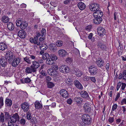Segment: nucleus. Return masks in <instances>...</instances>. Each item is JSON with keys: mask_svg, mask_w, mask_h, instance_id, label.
<instances>
[{"mask_svg": "<svg viewBox=\"0 0 126 126\" xmlns=\"http://www.w3.org/2000/svg\"><path fill=\"white\" fill-rule=\"evenodd\" d=\"M6 55L7 57V59L8 60L9 63L11 62L12 60H13L15 58L13 52L10 51H7Z\"/></svg>", "mask_w": 126, "mask_h": 126, "instance_id": "nucleus-1", "label": "nucleus"}, {"mask_svg": "<svg viewBox=\"0 0 126 126\" xmlns=\"http://www.w3.org/2000/svg\"><path fill=\"white\" fill-rule=\"evenodd\" d=\"M82 119L83 121L85 123L89 124L91 123V118L88 114H83L82 116Z\"/></svg>", "mask_w": 126, "mask_h": 126, "instance_id": "nucleus-2", "label": "nucleus"}, {"mask_svg": "<svg viewBox=\"0 0 126 126\" xmlns=\"http://www.w3.org/2000/svg\"><path fill=\"white\" fill-rule=\"evenodd\" d=\"M89 8L90 9L93 11H97L99 10L100 8L99 5L96 3H91L89 6Z\"/></svg>", "mask_w": 126, "mask_h": 126, "instance_id": "nucleus-3", "label": "nucleus"}, {"mask_svg": "<svg viewBox=\"0 0 126 126\" xmlns=\"http://www.w3.org/2000/svg\"><path fill=\"white\" fill-rule=\"evenodd\" d=\"M19 116L17 113H16L13 115H10V119L14 123H16L17 121H18L19 120Z\"/></svg>", "mask_w": 126, "mask_h": 126, "instance_id": "nucleus-4", "label": "nucleus"}, {"mask_svg": "<svg viewBox=\"0 0 126 126\" xmlns=\"http://www.w3.org/2000/svg\"><path fill=\"white\" fill-rule=\"evenodd\" d=\"M11 61V62L9 63H11L12 66L15 67H16L20 62V58H15Z\"/></svg>", "mask_w": 126, "mask_h": 126, "instance_id": "nucleus-5", "label": "nucleus"}, {"mask_svg": "<svg viewBox=\"0 0 126 126\" xmlns=\"http://www.w3.org/2000/svg\"><path fill=\"white\" fill-rule=\"evenodd\" d=\"M59 70L62 73H66L69 72L70 69L68 67L65 65H63L60 67Z\"/></svg>", "mask_w": 126, "mask_h": 126, "instance_id": "nucleus-6", "label": "nucleus"}, {"mask_svg": "<svg viewBox=\"0 0 126 126\" xmlns=\"http://www.w3.org/2000/svg\"><path fill=\"white\" fill-rule=\"evenodd\" d=\"M59 93L62 97L65 98H67L69 97L68 92L65 90H61L59 91Z\"/></svg>", "mask_w": 126, "mask_h": 126, "instance_id": "nucleus-7", "label": "nucleus"}, {"mask_svg": "<svg viewBox=\"0 0 126 126\" xmlns=\"http://www.w3.org/2000/svg\"><path fill=\"white\" fill-rule=\"evenodd\" d=\"M97 32L98 35L101 37L104 35L106 32L105 29L102 27H99L98 28Z\"/></svg>", "mask_w": 126, "mask_h": 126, "instance_id": "nucleus-8", "label": "nucleus"}, {"mask_svg": "<svg viewBox=\"0 0 126 126\" xmlns=\"http://www.w3.org/2000/svg\"><path fill=\"white\" fill-rule=\"evenodd\" d=\"M29 106V104L26 102L23 103L21 105V108L24 112H27L28 111Z\"/></svg>", "mask_w": 126, "mask_h": 126, "instance_id": "nucleus-9", "label": "nucleus"}, {"mask_svg": "<svg viewBox=\"0 0 126 126\" xmlns=\"http://www.w3.org/2000/svg\"><path fill=\"white\" fill-rule=\"evenodd\" d=\"M93 15L94 17H98L101 18L103 15V13L101 11L99 10L94 12Z\"/></svg>", "mask_w": 126, "mask_h": 126, "instance_id": "nucleus-10", "label": "nucleus"}, {"mask_svg": "<svg viewBox=\"0 0 126 126\" xmlns=\"http://www.w3.org/2000/svg\"><path fill=\"white\" fill-rule=\"evenodd\" d=\"M97 69L94 66H91L89 67V70L90 73L91 74L94 75L96 73Z\"/></svg>", "mask_w": 126, "mask_h": 126, "instance_id": "nucleus-11", "label": "nucleus"}, {"mask_svg": "<svg viewBox=\"0 0 126 126\" xmlns=\"http://www.w3.org/2000/svg\"><path fill=\"white\" fill-rule=\"evenodd\" d=\"M73 72L75 74V75L78 77H81L83 75V72L76 68H74L73 70Z\"/></svg>", "mask_w": 126, "mask_h": 126, "instance_id": "nucleus-12", "label": "nucleus"}, {"mask_svg": "<svg viewBox=\"0 0 126 126\" xmlns=\"http://www.w3.org/2000/svg\"><path fill=\"white\" fill-rule=\"evenodd\" d=\"M18 35L20 38H24L26 36V33L23 30H21L18 31Z\"/></svg>", "mask_w": 126, "mask_h": 126, "instance_id": "nucleus-13", "label": "nucleus"}, {"mask_svg": "<svg viewBox=\"0 0 126 126\" xmlns=\"http://www.w3.org/2000/svg\"><path fill=\"white\" fill-rule=\"evenodd\" d=\"M73 83L75 86L78 89H83V87L81 84L78 80H75L74 81Z\"/></svg>", "mask_w": 126, "mask_h": 126, "instance_id": "nucleus-14", "label": "nucleus"}, {"mask_svg": "<svg viewBox=\"0 0 126 126\" xmlns=\"http://www.w3.org/2000/svg\"><path fill=\"white\" fill-rule=\"evenodd\" d=\"M25 72L27 74L32 73V72L35 73H36L31 65L30 66L27 67L26 68Z\"/></svg>", "mask_w": 126, "mask_h": 126, "instance_id": "nucleus-15", "label": "nucleus"}, {"mask_svg": "<svg viewBox=\"0 0 126 126\" xmlns=\"http://www.w3.org/2000/svg\"><path fill=\"white\" fill-rule=\"evenodd\" d=\"M7 63V60L4 57H1L0 59V64L3 67H5Z\"/></svg>", "mask_w": 126, "mask_h": 126, "instance_id": "nucleus-16", "label": "nucleus"}, {"mask_svg": "<svg viewBox=\"0 0 126 126\" xmlns=\"http://www.w3.org/2000/svg\"><path fill=\"white\" fill-rule=\"evenodd\" d=\"M31 66L36 73L37 69L39 67L40 65L38 62L37 61H33L32 62V64Z\"/></svg>", "mask_w": 126, "mask_h": 126, "instance_id": "nucleus-17", "label": "nucleus"}, {"mask_svg": "<svg viewBox=\"0 0 126 126\" xmlns=\"http://www.w3.org/2000/svg\"><path fill=\"white\" fill-rule=\"evenodd\" d=\"M59 55L61 57H64L66 56L68 53L66 51L63 49L59 50L58 52Z\"/></svg>", "mask_w": 126, "mask_h": 126, "instance_id": "nucleus-18", "label": "nucleus"}, {"mask_svg": "<svg viewBox=\"0 0 126 126\" xmlns=\"http://www.w3.org/2000/svg\"><path fill=\"white\" fill-rule=\"evenodd\" d=\"M83 108L86 112L89 113L91 111V108L88 103L84 104L83 106Z\"/></svg>", "mask_w": 126, "mask_h": 126, "instance_id": "nucleus-19", "label": "nucleus"}, {"mask_svg": "<svg viewBox=\"0 0 126 126\" xmlns=\"http://www.w3.org/2000/svg\"><path fill=\"white\" fill-rule=\"evenodd\" d=\"M48 47L50 51L52 52L55 51L57 49V47L54 44H50Z\"/></svg>", "mask_w": 126, "mask_h": 126, "instance_id": "nucleus-20", "label": "nucleus"}, {"mask_svg": "<svg viewBox=\"0 0 126 126\" xmlns=\"http://www.w3.org/2000/svg\"><path fill=\"white\" fill-rule=\"evenodd\" d=\"M75 102H76V104L78 106L82 103L83 100L82 98L79 97H75L74 98Z\"/></svg>", "mask_w": 126, "mask_h": 126, "instance_id": "nucleus-21", "label": "nucleus"}, {"mask_svg": "<svg viewBox=\"0 0 126 126\" xmlns=\"http://www.w3.org/2000/svg\"><path fill=\"white\" fill-rule=\"evenodd\" d=\"M77 5L79 8L81 10L84 9L86 6L85 4L82 2H79Z\"/></svg>", "mask_w": 126, "mask_h": 126, "instance_id": "nucleus-22", "label": "nucleus"}, {"mask_svg": "<svg viewBox=\"0 0 126 126\" xmlns=\"http://www.w3.org/2000/svg\"><path fill=\"white\" fill-rule=\"evenodd\" d=\"M81 96L83 98H87L89 96V94L88 93L85 91H82L80 93Z\"/></svg>", "mask_w": 126, "mask_h": 126, "instance_id": "nucleus-23", "label": "nucleus"}, {"mask_svg": "<svg viewBox=\"0 0 126 126\" xmlns=\"http://www.w3.org/2000/svg\"><path fill=\"white\" fill-rule=\"evenodd\" d=\"M98 46L102 50H105L106 49V46L104 44H102L101 42H98Z\"/></svg>", "mask_w": 126, "mask_h": 126, "instance_id": "nucleus-24", "label": "nucleus"}, {"mask_svg": "<svg viewBox=\"0 0 126 126\" xmlns=\"http://www.w3.org/2000/svg\"><path fill=\"white\" fill-rule=\"evenodd\" d=\"M96 63L99 67H102L103 65L104 62L101 59H98L96 61Z\"/></svg>", "mask_w": 126, "mask_h": 126, "instance_id": "nucleus-25", "label": "nucleus"}, {"mask_svg": "<svg viewBox=\"0 0 126 126\" xmlns=\"http://www.w3.org/2000/svg\"><path fill=\"white\" fill-rule=\"evenodd\" d=\"M48 74L51 76H53L54 77H56L58 75V73L57 71L47 70Z\"/></svg>", "mask_w": 126, "mask_h": 126, "instance_id": "nucleus-26", "label": "nucleus"}, {"mask_svg": "<svg viewBox=\"0 0 126 126\" xmlns=\"http://www.w3.org/2000/svg\"><path fill=\"white\" fill-rule=\"evenodd\" d=\"M7 27L8 29L11 31L13 30L14 28V25L12 22H9L7 24Z\"/></svg>", "mask_w": 126, "mask_h": 126, "instance_id": "nucleus-27", "label": "nucleus"}, {"mask_svg": "<svg viewBox=\"0 0 126 126\" xmlns=\"http://www.w3.org/2000/svg\"><path fill=\"white\" fill-rule=\"evenodd\" d=\"M102 21V19L100 17H95L93 19L94 23L96 24H99Z\"/></svg>", "mask_w": 126, "mask_h": 126, "instance_id": "nucleus-28", "label": "nucleus"}, {"mask_svg": "<svg viewBox=\"0 0 126 126\" xmlns=\"http://www.w3.org/2000/svg\"><path fill=\"white\" fill-rule=\"evenodd\" d=\"M5 103L6 107H10L12 105V102L11 99L6 98L5 101Z\"/></svg>", "mask_w": 126, "mask_h": 126, "instance_id": "nucleus-29", "label": "nucleus"}, {"mask_svg": "<svg viewBox=\"0 0 126 126\" xmlns=\"http://www.w3.org/2000/svg\"><path fill=\"white\" fill-rule=\"evenodd\" d=\"M7 48V45L3 42L0 43V50L2 51L5 50Z\"/></svg>", "mask_w": 126, "mask_h": 126, "instance_id": "nucleus-30", "label": "nucleus"}, {"mask_svg": "<svg viewBox=\"0 0 126 126\" xmlns=\"http://www.w3.org/2000/svg\"><path fill=\"white\" fill-rule=\"evenodd\" d=\"M35 107L36 109L42 108V105L38 101H36L34 103Z\"/></svg>", "mask_w": 126, "mask_h": 126, "instance_id": "nucleus-31", "label": "nucleus"}, {"mask_svg": "<svg viewBox=\"0 0 126 126\" xmlns=\"http://www.w3.org/2000/svg\"><path fill=\"white\" fill-rule=\"evenodd\" d=\"M28 25V24L25 21L22 22L21 25L20 27V28L22 30L25 29Z\"/></svg>", "mask_w": 126, "mask_h": 126, "instance_id": "nucleus-32", "label": "nucleus"}, {"mask_svg": "<svg viewBox=\"0 0 126 126\" xmlns=\"http://www.w3.org/2000/svg\"><path fill=\"white\" fill-rule=\"evenodd\" d=\"M40 48L41 50H45L47 48V46L46 44H42L40 46Z\"/></svg>", "mask_w": 126, "mask_h": 126, "instance_id": "nucleus-33", "label": "nucleus"}, {"mask_svg": "<svg viewBox=\"0 0 126 126\" xmlns=\"http://www.w3.org/2000/svg\"><path fill=\"white\" fill-rule=\"evenodd\" d=\"M2 20L4 23H7L9 21V18L8 16H4L2 17Z\"/></svg>", "mask_w": 126, "mask_h": 126, "instance_id": "nucleus-34", "label": "nucleus"}, {"mask_svg": "<svg viewBox=\"0 0 126 126\" xmlns=\"http://www.w3.org/2000/svg\"><path fill=\"white\" fill-rule=\"evenodd\" d=\"M46 63L50 65H52L54 64V62L53 61L51 58L50 57L49 58H48L46 61Z\"/></svg>", "mask_w": 126, "mask_h": 126, "instance_id": "nucleus-35", "label": "nucleus"}, {"mask_svg": "<svg viewBox=\"0 0 126 126\" xmlns=\"http://www.w3.org/2000/svg\"><path fill=\"white\" fill-rule=\"evenodd\" d=\"M58 67L56 65H53L51 66V68L49 69H48V70L50 71H57V70L58 69Z\"/></svg>", "mask_w": 126, "mask_h": 126, "instance_id": "nucleus-36", "label": "nucleus"}, {"mask_svg": "<svg viewBox=\"0 0 126 126\" xmlns=\"http://www.w3.org/2000/svg\"><path fill=\"white\" fill-rule=\"evenodd\" d=\"M34 44H37L38 46H39L40 45V43L38 41V38L37 36H36L34 37Z\"/></svg>", "mask_w": 126, "mask_h": 126, "instance_id": "nucleus-37", "label": "nucleus"}, {"mask_svg": "<svg viewBox=\"0 0 126 126\" xmlns=\"http://www.w3.org/2000/svg\"><path fill=\"white\" fill-rule=\"evenodd\" d=\"M50 56L48 54L46 53L43 54L42 58L44 60H47L50 57Z\"/></svg>", "mask_w": 126, "mask_h": 126, "instance_id": "nucleus-38", "label": "nucleus"}, {"mask_svg": "<svg viewBox=\"0 0 126 126\" xmlns=\"http://www.w3.org/2000/svg\"><path fill=\"white\" fill-rule=\"evenodd\" d=\"M119 16L121 17V15L120 13L116 12L114 13V20H116L117 17L118 18Z\"/></svg>", "mask_w": 126, "mask_h": 126, "instance_id": "nucleus-39", "label": "nucleus"}, {"mask_svg": "<svg viewBox=\"0 0 126 126\" xmlns=\"http://www.w3.org/2000/svg\"><path fill=\"white\" fill-rule=\"evenodd\" d=\"M0 121L2 123L4 122V117L3 113L1 112L0 116Z\"/></svg>", "mask_w": 126, "mask_h": 126, "instance_id": "nucleus-40", "label": "nucleus"}, {"mask_svg": "<svg viewBox=\"0 0 126 126\" xmlns=\"http://www.w3.org/2000/svg\"><path fill=\"white\" fill-rule=\"evenodd\" d=\"M24 60L27 63L31 64V58L28 57H26L24 58Z\"/></svg>", "mask_w": 126, "mask_h": 126, "instance_id": "nucleus-41", "label": "nucleus"}, {"mask_svg": "<svg viewBox=\"0 0 126 126\" xmlns=\"http://www.w3.org/2000/svg\"><path fill=\"white\" fill-rule=\"evenodd\" d=\"M46 32V31L45 29L44 28H43L41 30V33H40V36L42 37L44 35V36H45Z\"/></svg>", "mask_w": 126, "mask_h": 126, "instance_id": "nucleus-42", "label": "nucleus"}, {"mask_svg": "<svg viewBox=\"0 0 126 126\" xmlns=\"http://www.w3.org/2000/svg\"><path fill=\"white\" fill-rule=\"evenodd\" d=\"M22 23V22L20 20H17L16 21V24L17 26L20 27Z\"/></svg>", "mask_w": 126, "mask_h": 126, "instance_id": "nucleus-43", "label": "nucleus"}, {"mask_svg": "<svg viewBox=\"0 0 126 126\" xmlns=\"http://www.w3.org/2000/svg\"><path fill=\"white\" fill-rule=\"evenodd\" d=\"M54 86V84L53 83L50 82L48 83L47 86L48 88H51L53 87Z\"/></svg>", "mask_w": 126, "mask_h": 126, "instance_id": "nucleus-44", "label": "nucleus"}, {"mask_svg": "<svg viewBox=\"0 0 126 126\" xmlns=\"http://www.w3.org/2000/svg\"><path fill=\"white\" fill-rule=\"evenodd\" d=\"M19 122L20 124L21 125L23 126L25 125L26 121L25 119L22 118L20 120Z\"/></svg>", "mask_w": 126, "mask_h": 126, "instance_id": "nucleus-45", "label": "nucleus"}, {"mask_svg": "<svg viewBox=\"0 0 126 126\" xmlns=\"http://www.w3.org/2000/svg\"><path fill=\"white\" fill-rule=\"evenodd\" d=\"M56 45L58 47H61L63 45V42L61 41H57L56 43Z\"/></svg>", "mask_w": 126, "mask_h": 126, "instance_id": "nucleus-46", "label": "nucleus"}, {"mask_svg": "<svg viewBox=\"0 0 126 126\" xmlns=\"http://www.w3.org/2000/svg\"><path fill=\"white\" fill-rule=\"evenodd\" d=\"M31 113V112H28L27 113V119L29 120L32 118Z\"/></svg>", "mask_w": 126, "mask_h": 126, "instance_id": "nucleus-47", "label": "nucleus"}, {"mask_svg": "<svg viewBox=\"0 0 126 126\" xmlns=\"http://www.w3.org/2000/svg\"><path fill=\"white\" fill-rule=\"evenodd\" d=\"M50 58H51L53 61H55L57 60V57L55 55H51L50 56Z\"/></svg>", "mask_w": 126, "mask_h": 126, "instance_id": "nucleus-48", "label": "nucleus"}, {"mask_svg": "<svg viewBox=\"0 0 126 126\" xmlns=\"http://www.w3.org/2000/svg\"><path fill=\"white\" fill-rule=\"evenodd\" d=\"M3 105V98L2 97H0V109Z\"/></svg>", "mask_w": 126, "mask_h": 126, "instance_id": "nucleus-49", "label": "nucleus"}, {"mask_svg": "<svg viewBox=\"0 0 126 126\" xmlns=\"http://www.w3.org/2000/svg\"><path fill=\"white\" fill-rule=\"evenodd\" d=\"M4 113L5 119L7 120L8 118L9 117H10V115L9 114L8 112H5Z\"/></svg>", "mask_w": 126, "mask_h": 126, "instance_id": "nucleus-50", "label": "nucleus"}, {"mask_svg": "<svg viewBox=\"0 0 126 126\" xmlns=\"http://www.w3.org/2000/svg\"><path fill=\"white\" fill-rule=\"evenodd\" d=\"M123 80H126V70H124L123 73Z\"/></svg>", "mask_w": 126, "mask_h": 126, "instance_id": "nucleus-51", "label": "nucleus"}, {"mask_svg": "<svg viewBox=\"0 0 126 126\" xmlns=\"http://www.w3.org/2000/svg\"><path fill=\"white\" fill-rule=\"evenodd\" d=\"M24 81L25 83H30L31 82V80L30 78H27L24 79Z\"/></svg>", "mask_w": 126, "mask_h": 126, "instance_id": "nucleus-52", "label": "nucleus"}, {"mask_svg": "<svg viewBox=\"0 0 126 126\" xmlns=\"http://www.w3.org/2000/svg\"><path fill=\"white\" fill-rule=\"evenodd\" d=\"M114 117H109L108 119V121L110 123H112L114 121Z\"/></svg>", "mask_w": 126, "mask_h": 126, "instance_id": "nucleus-53", "label": "nucleus"}, {"mask_svg": "<svg viewBox=\"0 0 126 126\" xmlns=\"http://www.w3.org/2000/svg\"><path fill=\"white\" fill-rule=\"evenodd\" d=\"M122 86L121 89V90H125V87L126 86V84L125 83H122Z\"/></svg>", "mask_w": 126, "mask_h": 126, "instance_id": "nucleus-54", "label": "nucleus"}, {"mask_svg": "<svg viewBox=\"0 0 126 126\" xmlns=\"http://www.w3.org/2000/svg\"><path fill=\"white\" fill-rule=\"evenodd\" d=\"M92 27V26L91 25H88L86 27L85 29L86 31H88L91 29Z\"/></svg>", "mask_w": 126, "mask_h": 126, "instance_id": "nucleus-55", "label": "nucleus"}, {"mask_svg": "<svg viewBox=\"0 0 126 126\" xmlns=\"http://www.w3.org/2000/svg\"><path fill=\"white\" fill-rule=\"evenodd\" d=\"M117 105L116 104H115L112 107V111H113L114 110H115L117 108Z\"/></svg>", "mask_w": 126, "mask_h": 126, "instance_id": "nucleus-56", "label": "nucleus"}, {"mask_svg": "<svg viewBox=\"0 0 126 126\" xmlns=\"http://www.w3.org/2000/svg\"><path fill=\"white\" fill-rule=\"evenodd\" d=\"M122 84V83L119 82L118 83L117 87V90L118 91L120 88Z\"/></svg>", "mask_w": 126, "mask_h": 126, "instance_id": "nucleus-57", "label": "nucleus"}, {"mask_svg": "<svg viewBox=\"0 0 126 126\" xmlns=\"http://www.w3.org/2000/svg\"><path fill=\"white\" fill-rule=\"evenodd\" d=\"M45 79L47 81H49L51 80V78L50 76H46L45 77Z\"/></svg>", "mask_w": 126, "mask_h": 126, "instance_id": "nucleus-58", "label": "nucleus"}, {"mask_svg": "<svg viewBox=\"0 0 126 126\" xmlns=\"http://www.w3.org/2000/svg\"><path fill=\"white\" fill-rule=\"evenodd\" d=\"M121 105H123L124 104H126V99L124 98L122 99L121 102Z\"/></svg>", "mask_w": 126, "mask_h": 126, "instance_id": "nucleus-59", "label": "nucleus"}, {"mask_svg": "<svg viewBox=\"0 0 126 126\" xmlns=\"http://www.w3.org/2000/svg\"><path fill=\"white\" fill-rule=\"evenodd\" d=\"M90 78V77L85 76L83 78V80L85 81H88L89 80Z\"/></svg>", "mask_w": 126, "mask_h": 126, "instance_id": "nucleus-60", "label": "nucleus"}, {"mask_svg": "<svg viewBox=\"0 0 126 126\" xmlns=\"http://www.w3.org/2000/svg\"><path fill=\"white\" fill-rule=\"evenodd\" d=\"M71 1V0H65L63 2V3L65 4H67L69 3Z\"/></svg>", "mask_w": 126, "mask_h": 126, "instance_id": "nucleus-61", "label": "nucleus"}, {"mask_svg": "<svg viewBox=\"0 0 126 126\" xmlns=\"http://www.w3.org/2000/svg\"><path fill=\"white\" fill-rule=\"evenodd\" d=\"M67 102L68 104H71L72 102V100L71 99L69 98L67 100Z\"/></svg>", "mask_w": 126, "mask_h": 126, "instance_id": "nucleus-62", "label": "nucleus"}, {"mask_svg": "<svg viewBox=\"0 0 126 126\" xmlns=\"http://www.w3.org/2000/svg\"><path fill=\"white\" fill-rule=\"evenodd\" d=\"M123 74H122L121 73L119 74V76L118 77V78L119 79H123Z\"/></svg>", "mask_w": 126, "mask_h": 126, "instance_id": "nucleus-63", "label": "nucleus"}, {"mask_svg": "<svg viewBox=\"0 0 126 126\" xmlns=\"http://www.w3.org/2000/svg\"><path fill=\"white\" fill-rule=\"evenodd\" d=\"M90 79L91 80L94 82H95L96 81V79L94 77H90Z\"/></svg>", "mask_w": 126, "mask_h": 126, "instance_id": "nucleus-64", "label": "nucleus"}]
</instances>
